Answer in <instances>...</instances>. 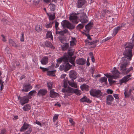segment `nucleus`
<instances>
[{
  "instance_id": "1",
  "label": "nucleus",
  "mask_w": 134,
  "mask_h": 134,
  "mask_svg": "<svg viewBox=\"0 0 134 134\" xmlns=\"http://www.w3.org/2000/svg\"><path fill=\"white\" fill-rule=\"evenodd\" d=\"M123 46L125 49L123 53V54L125 56L124 57L126 58V60L128 59L129 60H131L132 56V49L133 48L132 43L128 42L123 45Z\"/></svg>"
},
{
  "instance_id": "2",
  "label": "nucleus",
  "mask_w": 134,
  "mask_h": 134,
  "mask_svg": "<svg viewBox=\"0 0 134 134\" xmlns=\"http://www.w3.org/2000/svg\"><path fill=\"white\" fill-rule=\"evenodd\" d=\"M121 59L123 62L121 63L119 66L120 70L122 73L123 74L125 70H126L127 67L128 65V63L126 58L122 57Z\"/></svg>"
},
{
  "instance_id": "3",
  "label": "nucleus",
  "mask_w": 134,
  "mask_h": 134,
  "mask_svg": "<svg viewBox=\"0 0 134 134\" xmlns=\"http://www.w3.org/2000/svg\"><path fill=\"white\" fill-rule=\"evenodd\" d=\"M72 66V65L69 64L68 61H66L60 66L59 69L61 71L64 70L65 72H66L70 69Z\"/></svg>"
},
{
  "instance_id": "4",
  "label": "nucleus",
  "mask_w": 134,
  "mask_h": 134,
  "mask_svg": "<svg viewBox=\"0 0 134 134\" xmlns=\"http://www.w3.org/2000/svg\"><path fill=\"white\" fill-rule=\"evenodd\" d=\"M90 95L94 97L99 98L101 96L102 93L99 90L92 89L90 91Z\"/></svg>"
},
{
  "instance_id": "5",
  "label": "nucleus",
  "mask_w": 134,
  "mask_h": 134,
  "mask_svg": "<svg viewBox=\"0 0 134 134\" xmlns=\"http://www.w3.org/2000/svg\"><path fill=\"white\" fill-rule=\"evenodd\" d=\"M28 128L29 129V130L26 132L24 134H30L32 131L31 126V125L26 122L24 123L20 131L21 132H23L26 130Z\"/></svg>"
},
{
  "instance_id": "6",
  "label": "nucleus",
  "mask_w": 134,
  "mask_h": 134,
  "mask_svg": "<svg viewBox=\"0 0 134 134\" xmlns=\"http://www.w3.org/2000/svg\"><path fill=\"white\" fill-rule=\"evenodd\" d=\"M75 15H79L80 16V21L82 24L86 23L88 22V17L86 15V14L84 12H83L81 13H75Z\"/></svg>"
},
{
  "instance_id": "7",
  "label": "nucleus",
  "mask_w": 134,
  "mask_h": 134,
  "mask_svg": "<svg viewBox=\"0 0 134 134\" xmlns=\"http://www.w3.org/2000/svg\"><path fill=\"white\" fill-rule=\"evenodd\" d=\"M74 90L73 88L68 86L66 88H62V91L63 92L65 93V96L67 97L73 94Z\"/></svg>"
},
{
  "instance_id": "8",
  "label": "nucleus",
  "mask_w": 134,
  "mask_h": 134,
  "mask_svg": "<svg viewBox=\"0 0 134 134\" xmlns=\"http://www.w3.org/2000/svg\"><path fill=\"white\" fill-rule=\"evenodd\" d=\"M112 72L113 74V75H110L108 73L104 74V75L109 79L114 77V79H116L119 77V72L118 70H113L112 71Z\"/></svg>"
},
{
  "instance_id": "9",
  "label": "nucleus",
  "mask_w": 134,
  "mask_h": 134,
  "mask_svg": "<svg viewBox=\"0 0 134 134\" xmlns=\"http://www.w3.org/2000/svg\"><path fill=\"white\" fill-rule=\"evenodd\" d=\"M61 24L62 26L63 27L65 26L70 29H74V26L68 21L63 20L61 22Z\"/></svg>"
},
{
  "instance_id": "10",
  "label": "nucleus",
  "mask_w": 134,
  "mask_h": 134,
  "mask_svg": "<svg viewBox=\"0 0 134 134\" xmlns=\"http://www.w3.org/2000/svg\"><path fill=\"white\" fill-rule=\"evenodd\" d=\"M77 73L74 70H71L69 72V76L72 80L76 79L77 76Z\"/></svg>"
},
{
  "instance_id": "11",
  "label": "nucleus",
  "mask_w": 134,
  "mask_h": 134,
  "mask_svg": "<svg viewBox=\"0 0 134 134\" xmlns=\"http://www.w3.org/2000/svg\"><path fill=\"white\" fill-rule=\"evenodd\" d=\"M47 90L46 89H40L38 91L37 95L39 97L43 96L47 94Z\"/></svg>"
},
{
  "instance_id": "12",
  "label": "nucleus",
  "mask_w": 134,
  "mask_h": 134,
  "mask_svg": "<svg viewBox=\"0 0 134 134\" xmlns=\"http://www.w3.org/2000/svg\"><path fill=\"white\" fill-rule=\"evenodd\" d=\"M131 74H130L129 75L125 76L121 79L119 81L120 83L122 84L123 83H125L129 81L130 79L129 78L131 76Z\"/></svg>"
},
{
  "instance_id": "13",
  "label": "nucleus",
  "mask_w": 134,
  "mask_h": 134,
  "mask_svg": "<svg viewBox=\"0 0 134 134\" xmlns=\"http://www.w3.org/2000/svg\"><path fill=\"white\" fill-rule=\"evenodd\" d=\"M114 98L113 96L110 95L107 96V97L106 103L108 105H111V102L114 100Z\"/></svg>"
},
{
  "instance_id": "14",
  "label": "nucleus",
  "mask_w": 134,
  "mask_h": 134,
  "mask_svg": "<svg viewBox=\"0 0 134 134\" xmlns=\"http://www.w3.org/2000/svg\"><path fill=\"white\" fill-rule=\"evenodd\" d=\"M68 61V57H67L66 55H64L63 57L58 58L57 60V63L59 64H60L62 61L64 63Z\"/></svg>"
},
{
  "instance_id": "15",
  "label": "nucleus",
  "mask_w": 134,
  "mask_h": 134,
  "mask_svg": "<svg viewBox=\"0 0 134 134\" xmlns=\"http://www.w3.org/2000/svg\"><path fill=\"white\" fill-rule=\"evenodd\" d=\"M32 87L30 85V84H26L24 85L23 89L22 90L23 91L27 92L29 91L30 89H32Z\"/></svg>"
},
{
  "instance_id": "16",
  "label": "nucleus",
  "mask_w": 134,
  "mask_h": 134,
  "mask_svg": "<svg viewBox=\"0 0 134 134\" xmlns=\"http://www.w3.org/2000/svg\"><path fill=\"white\" fill-rule=\"evenodd\" d=\"M86 60L83 58H80L76 60V62L77 64L80 65H84L86 63Z\"/></svg>"
},
{
  "instance_id": "17",
  "label": "nucleus",
  "mask_w": 134,
  "mask_h": 134,
  "mask_svg": "<svg viewBox=\"0 0 134 134\" xmlns=\"http://www.w3.org/2000/svg\"><path fill=\"white\" fill-rule=\"evenodd\" d=\"M59 94L58 93L55 92L54 89L51 90L50 91L49 96L50 97L54 98L57 97V96H59Z\"/></svg>"
},
{
  "instance_id": "18",
  "label": "nucleus",
  "mask_w": 134,
  "mask_h": 134,
  "mask_svg": "<svg viewBox=\"0 0 134 134\" xmlns=\"http://www.w3.org/2000/svg\"><path fill=\"white\" fill-rule=\"evenodd\" d=\"M48 59L47 57L44 56L40 61L41 64L43 65H46L48 63Z\"/></svg>"
},
{
  "instance_id": "19",
  "label": "nucleus",
  "mask_w": 134,
  "mask_h": 134,
  "mask_svg": "<svg viewBox=\"0 0 134 134\" xmlns=\"http://www.w3.org/2000/svg\"><path fill=\"white\" fill-rule=\"evenodd\" d=\"M85 1L84 0H78L77 7L80 8L85 4Z\"/></svg>"
},
{
  "instance_id": "20",
  "label": "nucleus",
  "mask_w": 134,
  "mask_h": 134,
  "mask_svg": "<svg viewBox=\"0 0 134 134\" xmlns=\"http://www.w3.org/2000/svg\"><path fill=\"white\" fill-rule=\"evenodd\" d=\"M74 49L70 48L67 52L68 54L66 56L67 57H68V60H69V57L72 56L74 54Z\"/></svg>"
},
{
  "instance_id": "21",
  "label": "nucleus",
  "mask_w": 134,
  "mask_h": 134,
  "mask_svg": "<svg viewBox=\"0 0 134 134\" xmlns=\"http://www.w3.org/2000/svg\"><path fill=\"white\" fill-rule=\"evenodd\" d=\"M125 24H124L123 25V24L121 26H118L116 27L113 30V36H115L118 32V31L120 29L121 27L122 26H124Z\"/></svg>"
},
{
  "instance_id": "22",
  "label": "nucleus",
  "mask_w": 134,
  "mask_h": 134,
  "mask_svg": "<svg viewBox=\"0 0 134 134\" xmlns=\"http://www.w3.org/2000/svg\"><path fill=\"white\" fill-rule=\"evenodd\" d=\"M89 86L88 85L86 84H83L82 85H81L80 88L81 90L82 91L85 90L88 91L89 90Z\"/></svg>"
},
{
  "instance_id": "23",
  "label": "nucleus",
  "mask_w": 134,
  "mask_h": 134,
  "mask_svg": "<svg viewBox=\"0 0 134 134\" xmlns=\"http://www.w3.org/2000/svg\"><path fill=\"white\" fill-rule=\"evenodd\" d=\"M44 44L47 47H48L54 49L55 48L53 46L52 44L49 42L46 41L44 42Z\"/></svg>"
},
{
  "instance_id": "24",
  "label": "nucleus",
  "mask_w": 134,
  "mask_h": 134,
  "mask_svg": "<svg viewBox=\"0 0 134 134\" xmlns=\"http://www.w3.org/2000/svg\"><path fill=\"white\" fill-rule=\"evenodd\" d=\"M76 58V56H74V57L71 56L69 57V62L74 65V66H75L74 61Z\"/></svg>"
},
{
  "instance_id": "25",
  "label": "nucleus",
  "mask_w": 134,
  "mask_h": 134,
  "mask_svg": "<svg viewBox=\"0 0 134 134\" xmlns=\"http://www.w3.org/2000/svg\"><path fill=\"white\" fill-rule=\"evenodd\" d=\"M9 43L10 46H13L14 47H15L17 48L19 47L17 45L16 43L13 41L12 39H10L9 40Z\"/></svg>"
},
{
  "instance_id": "26",
  "label": "nucleus",
  "mask_w": 134,
  "mask_h": 134,
  "mask_svg": "<svg viewBox=\"0 0 134 134\" xmlns=\"http://www.w3.org/2000/svg\"><path fill=\"white\" fill-rule=\"evenodd\" d=\"M133 71V68L132 66H131L129 68H126V70L123 74L124 75H127L130 72Z\"/></svg>"
},
{
  "instance_id": "27",
  "label": "nucleus",
  "mask_w": 134,
  "mask_h": 134,
  "mask_svg": "<svg viewBox=\"0 0 134 134\" xmlns=\"http://www.w3.org/2000/svg\"><path fill=\"white\" fill-rule=\"evenodd\" d=\"M47 14L49 16V20H53L55 19V13H54L53 14H50L48 13H47Z\"/></svg>"
},
{
  "instance_id": "28",
  "label": "nucleus",
  "mask_w": 134,
  "mask_h": 134,
  "mask_svg": "<svg viewBox=\"0 0 134 134\" xmlns=\"http://www.w3.org/2000/svg\"><path fill=\"white\" fill-rule=\"evenodd\" d=\"M42 30V26L41 25H37L36 26V30L38 32H39Z\"/></svg>"
},
{
  "instance_id": "29",
  "label": "nucleus",
  "mask_w": 134,
  "mask_h": 134,
  "mask_svg": "<svg viewBox=\"0 0 134 134\" xmlns=\"http://www.w3.org/2000/svg\"><path fill=\"white\" fill-rule=\"evenodd\" d=\"M31 109V107L29 104L25 105L23 108V110L25 111L29 110Z\"/></svg>"
},
{
  "instance_id": "30",
  "label": "nucleus",
  "mask_w": 134,
  "mask_h": 134,
  "mask_svg": "<svg viewBox=\"0 0 134 134\" xmlns=\"http://www.w3.org/2000/svg\"><path fill=\"white\" fill-rule=\"evenodd\" d=\"M46 37L47 38H51L52 40L53 37L52 35V32L50 31H49L47 32L46 35Z\"/></svg>"
},
{
  "instance_id": "31",
  "label": "nucleus",
  "mask_w": 134,
  "mask_h": 134,
  "mask_svg": "<svg viewBox=\"0 0 134 134\" xmlns=\"http://www.w3.org/2000/svg\"><path fill=\"white\" fill-rule=\"evenodd\" d=\"M69 46V44L68 43H65L62 46V49L63 51H65L68 48Z\"/></svg>"
},
{
  "instance_id": "32",
  "label": "nucleus",
  "mask_w": 134,
  "mask_h": 134,
  "mask_svg": "<svg viewBox=\"0 0 134 134\" xmlns=\"http://www.w3.org/2000/svg\"><path fill=\"white\" fill-rule=\"evenodd\" d=\"M99 81L101 83H102L103 82H104L105 84H107V79L105 77H104L100 78L99 79Z\"/></svg>"
},
{
  "instance_id": "33",
  "label": "nucleus",
  "mask_w": 134,
  "mask_h": 134,
  "mask_svg": "<svg viewBox=\"0 0 134 134\" xmlns=\"http://www.w3.org/2000/svg\"><path fill=\"white\" fill-rule=\"evenodd\" d=\"M68 83L69 85L72 87H76V85L74 83V81L73 80H72V82H71L70 81H68Z\"/></svg>"
},
{
  "instance_id": "34",
  "label": "nucleus",
  "mask_w": 134,
  "mask_h": 134,
  "mask_svg": "<svg viewBox=\"0 0 134 134\" xmlns=\"http://www.w3.org/2000/svg\"><path fill=\"white\" fill-rule=\"evenodd\" d=\"M21 101H22L26 103H27L29 101L26 96L23 97L21 98Z\"/></svg>"
},
{
  "instance_id": "35",
  "label": "nucleus",
  "mask_w": 134,
  "mask_h": 134,
  "mask_svg": "<svg viewBox=\"0 0 134 134\" xmlns=\"http://www.w3.org/2000/svg\"><path fill=\"white\" fill-rule=\"evenodd\" d=\"M81 92V91L77 89H74L73 93H75L77 95L80 96L81 94V93H80Z\"/></svg>"
},
{
  "instance_id": "36",
  "label": "nucleus",
  "mask_w": 134,
  "mask_h": 134,
  "mask_svg": "<svg viewBox=\"0 0 134 134\" xmlns=\"http://www.w3.org/2000/svg\"><path fill=\"white\" fill-rule=\"evenodd\" d=\"M69 20H72L73 22V21H75L77 20V17L76 16H70L69 17Z\"/></svg>"
},
{
  "instance_id": "37",
  "label": "nucleus",
  "mask_w": 134,
  "mask_h": 134,
  "mask_svg": "<svg viewBox=\"0 0 134 134\" xmlns=\"http://www.w3.org/2000/svg\"><path fill=\"white\" fill-rule=\"evenodd\" d=\"M54 22H51L49 23L46 25V27L47 28H51L52 26V25Z\"/></svg>"
},
{
  "instance_id": "38",
  "label": "nucleus",
  "mask_w": 134,
  "mask_h": 134,
  "mask_svg": "<svg viewBox=\"0 0 134 134\" xmlns=\"http://www.w3.org/2000/svg\"><path fill=\"white\" fill-rule=\"evenodd\" d=\"M55 5L51 4L50 6V9L51 11H54L55 9Z\"/></svg>"
},
{
  "instance_id": "39",
  "label": "nucleus",
  "mask_w": 134,
  "mask_h": 134,
  "mask_svg": "<svg viewBox=\"0 0 134 134\" xmlns=\"http://www.w3.org/2000/svg\"><path fill=\"white\" fill-rule=\"evenodd\" d=\"M24 32H22L21 34V35L20 36V41L21 42H24Z\"/></svg>"
},
{
  "instance_id": "40",
  "label": "nucleus",
  "mask_w": 134,
  "mask_h": 134,
  "mask_svg": "<svg viewBox=\"0 0 134 134\" xmlns=\"http://www.w3.org/2000/svg\"><path fill=\"white\" fill-rule=\"evenodd\" d=\"M84 25L83 24H79L76 27L77 29H82L84 27Z\"/></svg>"
},
{
  "instance_id": "41",
  "label": "nucleus",
  "mask_w": 134,
  "mask_h": 134,
  "mask_svg": "<svg viewBox=\"0 0 134 134\" xmlns=\"http://www.w3.org/2000/svg\"><path fill=\"white\" fill-rule=\"evenodd\" d=\"M47 87L49 88L50 89H51L52 88V85L53 83L52 82H48L47 83Z\"/></svg>"
},
{
  "instance_id": "42",
  "label": "nucleus",
  "mask_w": 134,
  "mask_h": 134,
  "mask_svg": "<svg viewBox=\"0 0 134 134\" xmlns=\"http://www.w3.org/2000/svg\"><path fill=\"white\" fill-rule=\"evenodd\" d=\"M114 79V77L111 78V79H108V80L110 84H111L113 83H114L115 82V81L112 80V79Z\"/></svg>"
},
{
  "instance_id": "43",
  "label": "nucleus",
  "mask_w": 134,
  "mask_h": 134,
  "mask_svg": "<svg viewBox=\"0 0 134 134\" xmlns=\"http://www.w3.org/2000/svg\"><path fill=\"white\" fill-rule=\"evenodd\" d=\"M56 71V70L48 71V74L49 75H51L54 74L55 73V72Z\"/></svg>"
},
{
  "instance_id": "44",
  "label": "nucleus",
  "mask_w": 134,
  "mask_h": 134,
  "mask_svg": "<svg viewBox=\"0 0 134 134\" xmlns=\"http://www.w3.org/2000/svg\"><path fill=\"white\" fill-rule=\"evenodd\" d=\"M40 69H41L42 71L43 72H45L46 71H48V69L46 68H44L41 66H40Z\"/></svg>"
},
{
  "instance_id": "45",
  "label": "nucleus",
  "mask_w": 134,
  "mask_h": 134,
  "mask_svg": "<svg viewBox=\"0 0 134 134\" xmlns=\"http://www.w3.org/2000/svg\"><path fill=\"white\" fill-rule=\"evenodd\" d=\"M56 34H58L59 35L61 36H63L64 34V32L63 31H59Z\"/></svg>"
},
{
  "instance_id": "46",
  "label": "nucleus",
  "mask_w": 134,
  "mask_h": 134,
  "mask_svg": "<svg viewBox=\"0 0 134 134\" xmlns=\"http://www.w3.org/2000/svg\"><path fill=\"white\" fill-rule=\"evenodd\" d=\"M58 115H55L53 116V120L54 122H55V121L57 120L58 118Z\"/></svg>"
},
{
  "instance_id": "47",
  "label": "nucleus",
  "mask_w": 134,
  "mask_h": 134,
  "mask_svg": "<svg viewBox=\"0 0 134 134\" xmlns=\"http://www.w3.org/2000/svg\"><path fill=\"white\" fill-rule=\"evenodd\" d=\"M107 92L108 94H112L113 92V91L110 89H108L107 90Z\"/></svg>"
},
{
  "instance_id": "48",
  "label": "nucleus",
  "mask_w": 134,
  "mask_h": 134,
  "mask_svg": "<svg viewBox=\"0 0 134 134\" xmlns=\"http://www.w3.org/2000/svg\"><path fill=\"white\" fill-rule=\"evenodd\" d=\"M86 96H84L80 99V101L81 102H86Z\"/></svg>"
},
{
  "instance_id": "49",
  "label": "nucleus",
  "mask_w": 134,
  "mask_h": 134,
  "mask_svg": "<svg viewBox=\"0 0 134 134\" xmlns=\"http://www.w3.org/2000/svg\"><path fill=\"white\" fill-rule=\"evenodd\" d=\"M90 24V23H88L85 26V28L87 30L89 31L91 29L90 28V27L88 26Z\"/></svg>"
},
{
  "instance_id": "50",
  "label": "nucleus",
  "mask_w": 134,
  "mask_h": 134,
  "mask_svg": "<svg viewBox=\"0 0 134 134\" xmlns=\"http://www.w3.org/2000/svg\"><path fill=\"white\" fill-rule=\"evenodd\" d=\"M1 134H6V131L4 129L1 130Z\"/></svg>"
},
{
  "instance_id": "51",
  "label": "nucleus",
  "mask_w": 134,
  "mask_h": 134,
  "mask_svg": "<svg viewBox=\"0 0 134 134\" xmlns=\"http://www.w3.org/2000/svg\"><path fill=\"white\" fill-rule=\"evenodd\" d=\"M70 42V46H74L76 45V44L75 43V42H74V41H71Z\"/></svg>"
},
{
  "instance_id": "52",
  "label": "nucleus",
  "mask_w": 134,
  "mask_h": 134,
  "mask_svg": "<svg viewBox=\"0 0 134 134\" xmlns=\"http://www.w3.org/2000/svg\"><path fill=\"white\" fill-rule=\"evenodd\" d=\"M93 45V47H92V48H93L96 46V44H95L93 42V41L92 42H90V45Z\"/></svg>"
},
{
  "instance_id": "53",
  "label": "nucleus",
  "mask_w": 134,
  "mask_h": 134,
  "mask_svg": "<svg viewBox=\"0 0 134 134\" xmlns=\"http://www.w3.org/2000/svg\"><path fill=\"white\" fill-rule=\"evenodd\" d=\"M59 40L60 41V42L63 44H65V42H64V39H62V38H61L60 37H59Z\"/></svg>"
},
{
  "instance_id": "54",
  "label": "nucleus",
  "mask_w": 134,
  "mask_h": 134,
  "mask_svg": "<svg viewBox=\"0 0 134 134\" xmlns=\"http://www.w3.org/2000/svg\"><path fill=\"white\" fill-rule=\"evenodd\" d=\"M85 42L86 43V45H90V42L88 40H85Z\"/></svg>"
},
{
  "instance_id": "55",
  "label": "nucleus",
  "mask_w": 134,
  "mask_h": 134,
  "mask_svg": "<svg viewBox=\"0 0 134 134\" xmlns=\"http://www.w3.org/2000/svg\"><path fill=\"white\" fill-rule=\"evenodd\" d=\"M86 98V102L88 103H91L92 102V101L90 100L89 98H88L87 97Z\"/></svg>"
},
{
  "instance_id": "56",
  "label": "nucleus",
  "mask_w": 134,
  "mask_h": 134,
  "mask_svg": "<svg viewBox=\"0 0 134 134\" xmlns=\"http://www.w3.org/2000/svg\"><path fill=\"white\" fill-rule=\"evenodd\" d=\"M69 121L70 122L71 124L73 125L75 123L73 121V120L72 119L70 118L69 120Z\"/></svg>"
},
{
  "instance_id": "57",
  "label": "nucleus",
  "mask_w": 134,
  "mask_h": 134,
  "mask_svg": "<svg viewBox=\"0 0 134 134\" xmlns=\"http://www.w3.org/2000/svg\"><path fill=\"white\" fill-rule=\"evenodd\" d=\"M85 35L87 37V38L89 39V40H91L92 38H91L90 35L88 34H86Z\"/></svg>"
},
{
  "instance_id": "58",
  "label": "nucleus",
  "mask_w": 134,
  "mask_h": 134,
  "mask_svg": "<svg viewBox=\"0 0 134 134\" xmlns=\"http://www.w3.org/2000/svg\"><path fill=\"white\" fill-rule=\"evenodd\" d=\"M4 82H2L1 85V86L0 87V90L2 91V90L4 88V86H3V84H4Z\"/></svg>"
},
{
  "instance_id": "59",
  "label": "nucleus",
  "mask_w": 134,
  "mask_h": 134,
  "mask_svg": "<svg viewBox=\"0 0 134 134\" xmlns=\"http://www.w3.org/2000/svg\"><path fill=\"white\" fill-rule=\"evenodd\" d=\"M36 91L34 90L32 91L29 92V94L30 95L32 96L33 94Z\"/></svg>"
},
{
  "instance_id": "60",
  "label": "nucleus",
  "mask_w": 134,
  "mask_h": 134,
  "mask_svg": "<svg viewBox=\"0 0 134 134\" xmlns=\"http://www.w3.org/2000/svg\"><path fill=\"white\" fill-rule=\"evenodd\" d=\"M54 22H55V28H56V27H58V25H59V23H58V22H57V21H54Z\"/></svg>"
},
{
  "instance_id": "61",
  "label": "nucleus",
  "mask_w": 134,
  "mask_h": 134,
  "mask_svg": "<svg viewBox=\"0 0 134 134\" xmlns=\"http://www.w3.org/2000/svg\"><path fill=\"white\" fill-rule=\"evenodd\" d=\"M35 123L36 124L40 125L41 127L42 126V125H41V123L40 122H39L37 120H36Z\"/></svg>"
},
{
  "instance_id": "62",
  "label": "nucleus",
  "mask_w": 134,
  "mask_h": 134,
  "mask_svg": "<svg viewBox=\"0 0 134 134\" xmlns=\"http://www.w3.org/2000/svg\"><path fill=\"white\" fill-rule=\"evenodd\" d=\"M113 96L116 99H118L119 98L118 95V94H113Z\"/></svg>"
},
{
  "instance_id": "63",
  "label": "nucleus",
  "mask_w": 134,
  "mask_h": 134,
  "mask_svg": "<svg viewBox=\"0 0 134 134\" xmlns=\"http://www.w3.org/2000/svg\"><path fill=\"white\" fill-rule=\"evenodd\" d=\"M1 36L3 38L2 39V40L4 42H5L6 41L5 38V37L4 35H2Z\"/></svg>"
},
{
  "instance_id": "64",
  "label": "nucleus",
  "mask_w": 134,
  "mask_h": 134,
  "mask_svg": "<svg viewBox=\"0 0 134 134\" xmlns=\"http://www.w3.org/2000/svg\"><path fill=\"white\" fill-rule=\"evenodd\" d=\"M79 81L80 82H83L85 81V79L83 78H81L80 79H79Z\"/></svg>"
}]
</instances>
